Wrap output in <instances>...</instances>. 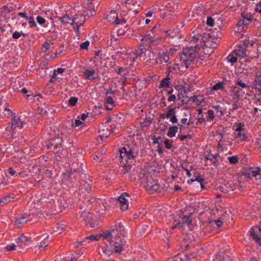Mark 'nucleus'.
Wrapping results in <instances>:
<instances>
[{"mask_svg":"<svg viewBox=\"0 0 261 261\" xmlns=\"http://www.w3.org/2000/svg\"><path fill=\"white\" fill-rule=\"evenodd\" d=\"M219 135L220 136V138L219 140L218 141L217 147L219 150H223L224 145L223 143V138L224 137V134L222 133H219Z\"/></svg>","mask_w":261,"mask_h":261,"instance_id":"39","label":"nucleus"},{"mask_svg":"<svg viewBox=\"0 0 261 261\" xmlns=\"http://www.w3.org/2000/svg\"><path fill=\"white\" fill-rule=\"evenodd\" d=\"M214 261H232V259L229 255L221 253L216 256Z\"/></svg>","mask_w":261,"mask_h":261,"instance_id":"26","label":"nucleus"},{"mask_svg":"<svg viewBox=\"0 0 261 261\" xmlns=\"http://www.w3.org/2000/svg\"><path fill=\"white\" fill-rule=\"evenodd\" d=\"M42 169L41 168L38 169V173H36V177L37 179H38L39 180L37 181L38 183H40L41 182V179H42L43 177V175L41 173Z\"/></svg>","mask_w":261,"mask_h":261,"instance_id":"53","label":"nucleus"},{"mask_svg":"<svg viewBox=\"0 0 261 261\" xmlns=\"http://www.w3.org/2000/svg\"><path fill=\"white\" fill-rule=\"evenodd\" d=\"M241 89L239 87L234 86L232 89V92L234 94V98H240Z\"/></svg>","mask_w":261,"mask_h":261,"instance_id":"41","label":"nucleus"},{"mask_svg":"<svg viewBox=\"0 0 261 261\" xmlns=\"http://www.w3.org/2000/svg\"><path fill=\"white\" fill-rule=\"evenodd\" d=\"M208 35L204 33L200 29H195L191 34L192 39L191 43L195 44L193 46L184 48L180 55V62L184 64L186 68H189L191 64L196 58L197 52L201 48L204 49L206 47L205 43Z\"/></svg>","mask_w":261,"mask_h":261,"instance_id":"1","label":"nucleus"},{"mask_svg":"<svg viewBox=\"0 0 261 261\" xmlns=\"http://www.w3.org/2000/svg\"><path fill=\"white\" fill-rule=\"evenodd\" d=\"M166 114V117L167 118H170L175 114V109L174 108L170 109Z\"/></svg>","mask_w":261,"mask_h":261,"instance_id":"50","label":"nucleus"},{"mask_svg":"<svg viewBox=\"0 0 261 261\" xmlns=\"http://www.w3.org/2000/svg\"><path fill=\"white\" fill-rule=\"evenodd\" d=\"M45 203H46V204L47 205L48 207H49L50 209L54 210V211L57 213L61 212L62 211L61 208L59 210H57L56 208H54V207H53V204L55 205V207L56 206V204L55 203L54 200H52V202L49 201L48 202L46 201Z\"/></svg>","mask_w":261,"mask_h":261,"instance_id":"47","label":"nucleus"},{"mask_svg":"<svg viewBox=\"0 0 261 261\" xmlns=\"http://www.w3.org/2000/svg\"><path fill=\"white\" fill-rule=\"evenodd\" d=\"M170 59V57L167 51L160 53L158 58L156 59V63L157 64H162L163 62L167 63Z\"/></svg>","mask_w":261,"mask_h":261,"instance_id":"20","label":"nucleus"},{"mask_svg":"<svg viewBox=\"0 0 261 261\" xmlns=\"http://www.w3.org/2000/svg\"><path fill=\"white\" fill-rule=\"evenodd\" d=\"M92 181L88 180V181L82 180L80 182V188L81 190H84L87 193H89L91 191Z\"/></svg>","mask_w":261,"mask_h":261,"instance_id":"18","label":"nucleus"},{"mask_svg":"<svg viewBox=\"0 0 261 261\" xmlns=\"http://www.w3.org/2000/svg\"><path fill=\"white\" fill-rule=\"evenodd\" d=\"M204 159L205 160H209L212 162L213 164L215 167H217L219 165L218 160H216V156L214 155L213 154L209 153L206 154Z\"/></svg>","mask_w":261,"mask_h":261,"instance_id":"29","label":"nucleus"},{"mask_svg":"<svg viewBox=\"0 0 261 261\" xmlns=\"http://www.w3.org/2000/svg\"><path fill=\"white\" fill-rule=\"evenodd\" d=\"M177 138L179 139L180 140V141H183L184 140H185L186 139H191V136L190 135H178L177 136Z\"/></svg>","mask_w":261,"mask_h":261,"instance_id":"57","label":"nucleus"},{"mask_svg":"<svg viewBox=\"0 0 261 261\" xmlns=\"http://www.w3.org/2000/svg\"><path fill=\"white\" fill-rule=\"evenodd\" d=\"M95 71L92 69L91 70L86 69L83 71V76L85 80L93 81L96 79Z\"/></svg>","mask_w":261,"mask_h":261,"instance_id":"17","label":"nucleus"},{"mask_svg":"<svg viewBox=\"0 0 261 261\" xmlns=\"http://www.w3.org/2000/svg\"><path fill=\"white\" fill-rule=\"evenodd\" d=\"M141 172L144 173L142 171ZM139 173V169L138 168L133 167L132 165L129 164L124 165V169L122 171V174L124 175L126 173L129 174V177L131 181H135L136 180H140L144 177V174L142 173V176H137Z\"/></svg>","mask_w":261,"mask_h":261,"instance_id":"8","label":"nucleus"},{"mask_svg":"<svg viewBox=\"0 0 261 261\" xmlns=\"http://www.w3.org/2000/svg\"><path fill=\"white\" fill-rule=\"evenodd\" d=\"M238 98H234V97L232 98V101H233V103L232 105V108L229 110V114H230L231 112H232L241 107V106L238 103Z\"/></svg>","mask_w":261,"mask_h":261,"instance_id":"33","label":"nucleus"},{"mask_svg":"<svg viewBox=\"0 0 261 261\" xmlns=\"http://www.w3.org/2000/svg\"><path fill=\"white\" fill-rule=\"evenodd\" d=\"M152 122V118L150 117H146L144 120L141 122L140 124L142 127H147L150 126Z\"/></svg>","mask_w":261,"mask_h":261,"instance_id":"35","label":"nucleus"},{"mask_svg":"<svg viewBox=\"0 0 261 261\" xmlns=\"http://www.w3.org/2000/svg\"><path fill=\"white\" fill-rule=\"evenodd\" d=\"M126 231L122 222H115L109 230H107L101 233L103 239L110 238H122L125 236Z\"/></svg>","mask_w":261,"mask_h":261,"instance_id":"3","label":"nucleus"},{"mask_svg":"<svg viewBox=\"0 0 261 261\" xmlns=\"http://www.w3.org/2000/svg\"><path fill=\"white\" fill-rule=\"evenodd\" d=\"M253 15L250 13L242 12L240 20L237 24L239 30L244 29V27H247L253 20Z\"/></svg>","mask_w":261,"mask_h":261,"instance_id":"10","label":"nucleus"},{"mask_svg":"<svg viewBox=\"0 0 261 261\" xmlns=\"http://www.w3.org/2000/svg\"><path fill=\"white\" fill-rule=\"evenodd\" d=\"M18 15L21 17L24 18L25 20H28L29 18V16L27 15V13H25V11L23 12H19L18 13Z\"/></svg>","mask_w":261,"mask_h":261,"instance_id":"63","label":"nucleus"},{"mask_svg":"<svg viewBox=\"0 0 261 261\" xmlns=\"http://www.w3.org/2000/svg\"><path fill=\"white\" fill-rule=\"evenodd\" d=\"M114 101L113 98L111 96L107 97L106 101L104 102V106L105 109L108 111L111 110L115 106Z\"/></svg>","mask_w":261,"mask_h":261,"instance_id":"25","label":"nucleus"},{"mask_svg":"<svg viewBox=\"0 0 261 261\" xmlns=\"http://www.w3.org/2000/svg\"><path fill=\"white\" fill-rule=\"evenodd\" d=\"M53 43L50 41H49L48 40H46L43 44L41 48V51L42 53L46 52L53 45Z\"/></svg>","mask_w":261,"mask_h":261,"instance_id":"34","label":"nucleus"},{"mask_svg":"<svg viewBox=\"0 0 261 261\" xmlns=\"http://www.w3.org/2000/svg\"><path fill=\"white\" fill-rule=\"evenodd\" d=\"M233 187L234 185H232V184L227 182V184H225L223 187H220L219 189L221 192L224 193H227L233 190Z\"/></svg>","mask_w":261,"mask_h":261,"instance_id":"28","label":"nucleus"},{"mask_svg":"<svg viewBox=\"0 0 261 261\" xmlns=\"http://www.w3.org/2000/svg\"><path fill=\"white\" fill-rule=\"evenodd\" d=\"M103 240L106 241L108 244H106V246H102L101 249L104 254L109 256L113 253L121 254L126 246V241L122 238Z\"/></svg>","mask_w":261,"mask_h":261,"instance_id":"2","label":"nucleus"},{"mask_svg":"<svg viewBox=\"0 0 261 261\" xmlns=\"http://www.w3.org/2000/svg\"><path fill=\"white\" fill-rule=\"evenodd\" d=\"M30 241V240L28 238L26 237L23 234H21L18 238L16 243L17 246L23 247L28 245Z\"/></svg>","mask_w":261,"mask_h":261,"instance_id":"21","label":"nucleus"},{"mask_svg":"<svg viewBox=\"0 0 261 261\" xmlns=\"http://www.w3.org/2000/svg\"><path fill=\"white\" fill-rule=\"evenodd\" d=\"M47 113L45 106L44 105H40L38 107L36 111V115L40 117L41 116L44 115Z\"/></svg>","mask_w":261,"mask_h":261,"instance_id":"30","label":"nucleus"},{"mask_svg":"<svg viewBox=\"0 0 261 261\" xmlns=\"http://www.w3.org/2000/svg\"><path fill=\"white\" fill-rule=\"evenodd\" d=\"M207 113L208 117L210 119V120L207 119V121H208V120L213 121V120L215 118L214 111L212 110H208L207 111Z\"/></svg>","mask_w":261,"mask_h":261,"instance_id":"56","label":"nucleus"},{"mask_svg":"<svg viewBox=\"0 0 261 261\" xmlns=\"http://www.w3.org/2000/svg\"><path fill=\"white\" fill-rule=\"evenodd\" d=\"M179 48L180 47L179 45L172 46V47H171L166 51L170 57L171 56H172L173 54H174L177 50H178Z\"/></svg>","mask_w":261,"mask_h":261,"instance_id":"38","label":"nucleus"},{"mask_svg":"<svg viewBox=\"0 0 261 261\" xmlns=\"http://www.w3.org/2000/svg\"><path fill=\"white\" fill-rule=\"evenodd\" d=\"M48 236H47L46 238H44V240L40 243V247H45L46 246H48L49 244V241L48 240Z\"/></svg>","mask_w":261,"mask_h":261,"instance_id":"51","label":"nucleus"},{"mask_svg":"<svg viewBox=\"0 0 261 261\" xmlns=\"http://www.w3.org/2000/svg\"><path fill=\"white\" fill-rule=\"evenodd\" d=\"M16 246L14 244H12L11 245H8L6 247V249L7 251H13L15 250Z\"/></svg>","mask_w":261,"mask_h":261,"instance_id":"61","label":"nucleus"},{"mask_svg":"<svg viewBox=\"0 0 261 261\" xmlns=\"http://www.w3.org/2000/svg\"><path fill=\"white\" fill-rule=\"evenodd\" d=\"M181 219V222L179 220H174V226L172 228V229L176 227L181 228L183 227V224L186 223L187 225H190L192 223V220L189 216L182 215L180 216Z\"/></svg>","mask_w":261,"mask_h":261,"instance_id":"14","label":"nucleus"},{"mask_svg":"<svg viewBox=\"0 0 261 261\" xmlns=\"http://www.w3.org/2000/svg\"><path fill=\"white\" fill-rule=\"evenodd\" d=\"M155 11L154 9H146L145 11V14L146 17H151V16H152V14L155 13Z\"/></svg>","mask_w":261,"mask_h":261,"instance_id":"55","label":"nucleus"},{"mask_svg":"<svg viewBox=\"0 0 261 261\" xmlns=\"http://www.w3.org/2000/svg\"><path fill=\"white\" fill-rule=\"evenodd\" d=\"M55 18L58 19L60 21L62 24H70L72 25L73 24H76L77 22L75 21V18L69 16V14H65L62 16H57Z\"/></svg>","mask_w":261,"mask_h":261,"instance_id":"15","label":"nucleus"},{"mask_svg":"<svg viewBox=\"0 0 261 261\" xmlns=\"http://www.w3.org/2000/svg\"><path fill=\"white\" fill-rule=\"evenodd\" d=\"M177 126L175 125L172 126L169 128L167 135L170 138L174 137L175 136L176 133L177 132Z\"/></svg>","mask_w":261,"mask_h":261,"instance_id":"32","label":"nucleus"},{"mask_svg":"<svg viewBox=\"0 0 261 261\" xmlns=\"http://www.w3.org/2000/svg\"><path fill=\"white\" fill-rule=\"evenodd\" d=\"M24 123V122L21 121L19 117H18L16 116H14L13 119L11 122V125H9L6 128V132L5 134L7 136H10V137L13 138V135L15 133V129L17 127L22 128L23 127Z\"/></svg>","mask_w":261,"mask_h":261,"instance_id":"7","label":"nucleus"},{"mask_svg":"<svg viewBox=\"0 0 261 261\" xmlns=\"http://www.w3.org/2000/svg\"><path fill=\"white\" fill-rule=\"evenodd\" d=\"M238 86H240V87H241L242 88H246V87H247L248 86L246 84L242 82V81L241 80H238L237 81V84H236Z\"/></svg>","mask_w":261,"mask_h":261,"instance_id":"62","label":"nucleus"},{"mask_svg":"<svg viewBox=\"0 0 261 261\" xmlns=\"http://www.w3.org/2000/svg\"><path fill=\"white\" fill-rule=\"evenodd\" d=\"M145 180L146 182V185L145 187L148 190H149L151 187H152L153 185L157 181V180L154 179L151 176H147Z\"/></svg>","mask_w":261,"mask_h":261,"instance_id":"31","label":"nucleus"},{"mask_svg":"<svg viewBox=\"0 0 261 261\" xmlns=\"http://www.w3.org/2000/svg\"><path fill=\"white\" fill-rule=\"evenodd\" d=\"M224 88V83L223 82H219L216 84L212 88L213 90H218L219 89H223Z\"/></svg>","mask_w":261,"mask_h":261,"instance_id":"48","label":"nucleus"},{"mask_svg":"<svg viewBox=\"0 0 261 261\" xmlns=\"http://www.w3.org/2000/svg\"><path fill=\"white\" fill-rule=\"evenodd\" d=\"M197 256V253L196 252L190 253L188 254H186V256L187 259L190 260L192 258H195Z\"/></svg>","mask_w":261,"mask_h":261,"instance_id":"60","label":"nucleus"},{"mask_svg":"<svg viewBox=\"0 0 261 261\" xmlns=\"http://www.w3.org/2000/svg\"><path fill=\"white\" fill-rule=\"evenodd\" d=\"M213 108L216 111L217 114L219 113L220 116L224 115V112L223 108L220 105L214 106Z\"/></svg>","mask_w":261,"mask_h":261,"instance_id":"46","label":"nucleus"},{"mask_svg":"<svg viewBox=\"0 0 261 261\" xmlns=\"http://www.w3.org/2000/svg\"><path fill=\"white\" fill-rule=\"evenodd\" d=\"M36 21L38 24L43 25L44 27H47L48 26V23H46V21L41 16H38L36 17Z\"/></svg>","mask_w":261,"mask_h":261,"instance_id":"40","label":"nucleus"},{"mask_svg":"<svg viewBox=\"0 0 261 261\" xmlns=\"http://www.w3.org/2000/svg\"><path fill=\"white\" fill-rule=\"evenodd\" d=\"M255 89L261 87V72H257L255 79Z\"/></svg>","mask_w":261,"mask_h":261,"instance_id":"36","label":"nucleus"},{"mask_svg":"<svg viewBox=\"0 0 261 261\" xmlns=\"http://www.w3.org/2000/svg\"><path fill=\"white\" fill-rule=\"evenodd\" d=\"M227 160L229 161V163L232 165H236L239 162V158L237 155L228 156Z\"/></svg>","mask_w":261,"mask_h":261,"instance_id":"45","label":"nucleus"},{"mask_svg":"<svg viewBox=\"0 0 261 261\" xmlns=\"http://www.w3.org/2000/svg\"><path fill=\"white\" fill-rule=\"evenodd\" d=\"M170 72V70L169 69H168V70L166 72V77L162 79L161 81L159 88H167L169 87L171 83V79L169 77Z\"/></svg>","mask_w":261,"mask_h":261,"instance_id":"22","label":"nucleus"},{"mask_svg":"<svg viewBox=\"0 0 261 261\" xmlns=\"http://www.w3.org/2000/svg\"><path fill=\"white\" fill-rule=\"evenodd\" d=\"M78 101V98L76 97H71L69 99L68 104L70 106H74Z\"/></svg>","mask_w":261,"mask_h":261,"instance_id":"49","label":"nucleus"},{"mask_svg":"<svg viewBox=\"0 0 261 261\" xmlns=\"http://www.w3.org/2000/svg\"><path fill=\"white\" fill-rule=\"evenodd\" d=\"M255 43V41L250 40L249 38L245 39L241 44L237 46L233 52L237 55L238 57L241 58H244L247 56V48L251 47ZM247 56L251 58H257L258 56V53H255L254 54H251L249 51Z\"/></svg>","mask_w":261,"mask_h":261,"instance_id":"4","label":"nucleus"},{"mask_svg":"<svg viewBox=\"0 0 261 261\" xmlns=\"http://www.w3.org/2000/svg\"><path fill=\"white\" fill-rule=\"evenodd\" d=\"M252 238L259 245L261 246V237L258 236L255 231V228H251L249 231Z\"/></svg>","mask_w":261,"mask_h":261,"instance_id":"27","label":"nucleus"},{"mask_svg":"<svg viewBox=\"0 0 261 261\" xmlns=\"http://www.w3.org/2000/svg\"><path fill=\"white\" fill-rule=\"evenodd\" d=\"M53 137L45 142V146L47 150L54 152L55 154L58 155L62 150L63 140L62 137H60L59 133L57 135L53 134Z\"/></svg>","mask_w":261,"mask_h":261,"instance_id":"5","label":"nucleus"},{"mask_svg":"<svg viewBox=\"0 0 261 261\" xmlns=\"http://www.w3.org/2000/svg\"><path fill=\"white\" fill-rule=\"evenodd\" d=\"M206 24L210 27H213L214 24V19L211 17H208L207 18Z\"/></svg>","mask_w":261,"mask_h":261,"instance_id":"58","label":"nucleus"},{"mask_svg":"<svg viewBox=\"0 0 261 261\" xmlns=\"http://www.w3.org/2000/svg\"><path fill=\"white\" fill-rule=\"evenodd\" d=\"M29 24H30V27L31 28H37V30L39 31V28L37 27V24L34 21L33 16H31L29 17L28 19Z\"/></svg>","mask_w":261,"mask_h":261,"instance_id":"43","label":"nucleus"},{"mask_svg":"<svg viewBox=\"0 0 261 261\" xmlns=\"http://www.w3.org/2000/svg\"><path fill=\"white\" fill-rule=\"evenodd\" d=\"M109 17H113V18L115 17V19L113 22H115L116 24H122L125 23L126 22V20L123 18L122 19H119L117 16V14L115 11H111L110 14L107 17V18L108 19Z\"/></svg>","mask_w":261,"mask_h":261,"instance_id":"24","label":"nucleus"},{"mask_svg":"<svg viewBox=\"0 0 261 261\" xmlns=\"http://www.w3.org/2000/svg\"><path fill=\"white\" fill-rule=\"evenodd\" d=\"M172 143H173L172 140H169L167 139H166L164 140L165 146L167 149H170L171 148Z\"/></svg>","mask_w":261,"mask_h":261,"instance_id":"52","label":"nucleus"},{"mask_svg":"<svg viewBox=\"0 0 261 261\" xmlns=\"http://www.w3.org/2000/svg\"><path fill=\"white\" fill-rule=\"evenodd\" d=\"M160 185L158 183V181L156 182V183H155L152 187H151L149 190L150 191H158L160 190Z\"/></svg>","mask_w":261,"mask_h":261,"instance_id":"59","label":"nucleus"},{"mask_svg":"<svg viewBox=\"0 0 261 261\" xmlns=\"http://www.w3.org/2000/svg\"><path fill=\"white\" fill-rule=\"evenodd\" d=\"M260 169L258 167H249L246 169L244 172V175L247 177H255L259 176V179L260 178Z\"/></svg>","mask_w":261,"mask_h":261,"instance_id":"13","label":"nucleus"},{"mask_svg":"<svg viewBox=\"0 0 261 261\" xmlns=\"http://www.w3.org/2000/svg\"><path fill=\"white\" fill-rule=\"evenodd\" d=\"M120 157L127 163H132L135 161V159L138 155V152L136 150L134 147H132L129 145H125L119 150Z\"/></svg>","mask_w":261,"mask_h":261,"instance_id":"6","label":"nucleus"},{"mask_svg":"<svg viewBox=\"0 0 261 261\" xmlns=\"http://www.w3.org/2000/svg\"><path fill=\"white\" fill-rule=\"evenodd\" d=\"M149 47H148V46H146L145 44H143L141 42L139 47L135 49L134 53L137 56H141L143 54H145L146 50L148 49Z\"/></svg>","mask_w":261,"mask_h":261,"instance_id":"19","label":"nucleus"},{"mask_svg":"<svg viewBox=\"0 0 261 261\" xmlns=\"http://www.w3.org/2000/svg\"><path fill=\"white\" fill-rule=\"evenodd\" d=\"M155 30L153 28L147 33V34L144 36L141 39V42L143 44H145V45L150 47L151 45H153V40L155 37V35L153 31Z\"/></svg>","mask_w":261,"mask_h":261,"instance_id":"11","label":"nucleus"},{"mask_svg":"<svg viewBox=\"0 0 261 261\" xmlns=\"http://www.w3.org/2000/svg\"><path fill=\"white\" fill-rule=\"evenodd\" d=\"M236 138L240 141H247V137L244 133H242L241 132L236 133Z\"/></svg>","mask_w":261,"mask_h":261,"instance_id":"42","label":"nucleus"},{"mask_svg":"<svg viewBox=\"0 0 261 261\" xmlns=\"http://www.w3.org/2000/svg\"><path fill=\"white\" fill-rule=\"evenodd\" d=\"M30 215L23 214L20 217H16L15 221V224L19 225L26 223L28 221H30Z\"/></svg>","mask_w":261,"mask_h":261,"instance_id":"23","label":"nucleus"},{"mask_svg":"<svg viewBox=\"0 0 261 261\" xmlns=\"http://www.w3.org/2000/svg\"><path fill=\"white\" fill-rule=\"evenodd\" d=\"M125 196L129 197V195L128 193L124 192L118 198L120 202V208L123 211L126 210L128 206V200L126 199Z\"/></svg>","mask_w":261,"mask_h":261,"instance_id":"16","label":"nucleus"},{"mask_svg":"<svg viewBox=\"0 0 261 261\" xmlns=\"http://www.w3.org/2000/svg\"><path fill=\"white\" fill-rule=\"evenodd\" d=\"M102 238L101 234H92L89 236H87L85 238V239L81 242H76L75 244H76L75 245V247H79V245H86L87 243H89L91 241H97L100 239V238Z\"/></svg>","mask_w":261,"mask_h":261,"instance_id":"12","label":"nucleus"},{"mask_svg":"<svg viewBox=\"0 0 261 261\" xmlns=\"http://www.w3.org/2000/svg\"><path fill=\"white\" fill-rule=\"evenodd\" d=\"M153 29L158 30L161 33H164L167 38H174L178 36V29L177 28H169L164 25L158 23L153 27Z\"/></svg>","mask_w":261,"mask_h":261,"instance_id":"9","label":"nucleus"},{"mask_svg":"<svg viewBox=\"0 0 261 261\" xmlns=\"http://www.w3.org/2000/svg\"><path fill=\"white\" fill-rule=\"evenodd\" d=\"M90 45V42L88 41H86L82 43L80 45L81 49H88V48Z\"/></svg>","mask_w":261,"mask_h":261,"instance_id":"54","label":"nucleus"},{"mask_svg":"<svg viewBox=\"0 0 261 261\" xmlns=\"http://www.w3.org/2000/svg\"><path fill=\"white\" fill-rule=\"evenodd\" d=\"M238 56L233 51L227 57L228 62H230L232 64L236 63L237 61Z\"/></svg>","mask_w":261,"mask_h":261,"instance_id":"37","label":"nucleus"},{"mask_svg":"<svg viewBox=\"0 0 261 261\" xmlns=\"http://www.w3.org/2000/svg\"><path fill=\"white\" fill-rule=\"evenodd\" d=\"M21 36V34L20 32H18L17 31H15L12 34V38L15 39H18Z\"/></svg>","mask_w":261,"mask_h":261,"instance_id":"64","label":"nucleus"},{"mask_svg":"<svg viewBox=\"0 0 261 261\" xmlns=\"http://www.w3.org/2000/svg\"><path fill=\"white\" fill-rule=\"evenodd\" d=\"M4 116L7 118H10V117L15 116V113H13L12 111L9 109L7 107H6L4 109Z\"/></svg>","mask_w":261,"mask_h":261,"instance_id":"44","label":"nucleus"}]
</instances>
